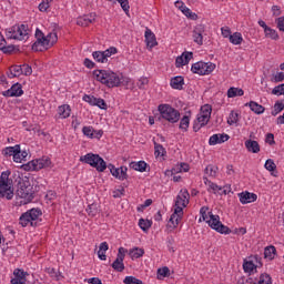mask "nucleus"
Wrapping results in <instances>:
<instances>
[{
  "instance_id": "nucleus-62",
  "label": "nucleus",
  "mask_w": 284,
  "mask_h": 284,
  "mask_svg": "<svg viewBox=\"0 0 284 284\" xmlns=\"http://www.w3.org/2000/svg\"><path fill=\"white\" fill-rule=\"evenodd\" d=\"M272 81H274V83H281V81H284V73L283 72L276 73Z\"/></svg>"
},
{
  "instance_id": "nucleus-42",
  "label": "nucleus",
  "mask_w": 284,
  "mask_h": 284,
  "mask_svg": "<svg viewBox=\"0 0 284 284\" xmlns=\"http://www.w3.org/2000/svg\"><path fill=\"white\" fill-rule=\"evenodd\" d=\"M139 227H141V230L143 232H148V230H150L152 227V221L145 220V219H140L139 220Z\"/></svg>"
},
{
  "instance_id": "nucleus-8",
  "label": "nucleus",
  "mask_w": 284,
  "mask_h": 284,
  "mask_svg": "<svg viewBox=\"0 0 284 284\" xmlns=\"http://www.w3.org/2000/svg\"><path fill=\"white\" fill-rule=\"evenodd\" d=\"M215 69L216 64L212 62L200 61L192 64L191 72H193V74H200L201 77H203L205 74H212V72H214Z\"/></svg>"
},
{
  "instance_id": "nucleus-1",
  "label": "nucleus",
  "mask_w": 284,
  "mask_h": 284,
  "mask_svg": "<svg viewBox=\"0 0 284 284\" xmlns=\"http://www.w3.org/2000/svg\"><path fill=\"white\" fill-rule=\"evenodd\" d=\"M81 163H87L91 168H95L97 172H105L110 170L112 176L119 179V181H125L128 179V166L115 168L113 164L105 163V160L99 154L88 153L80 158Z\"/></svg>"
},
{
  "instance_id": "nucleus-51",
  "label": "nucleus",
  "mask_w": 284,
  "mask_h": 284,
  "mask_svg": "<svg viewBox=\"0 0 284 284\" xmlns=\"http://www.w3.org/2000/svg\"><path fill=\"white\" fill-rule=\"evenodd\" d=\"M264 168L268 172H274L276 170V163H274V160L268 159V160H266Z\"/></svg>"
},
{
  "instance_id": "nucleus-5",
  "label": "nucleus",
  "mask_w": 284,
  "mask_h": 284,
  "mask_svg": "<svg viewBox=\"0 0 284 284\" xmlns=\"http://www.w3.org/2000/svg\"><path fill=\"white\" fill-rule=\"evenodd\" d=\"M158 110L165 121H169V123H176L179 122V119H181V113L179 110L172 108L170 104H160L158 106Z\"/></svg>"
},
{
  "instance_id": "nucleus-6",
  "label": "nucleus",
  "mask_w": 284,
  "mask_h": 284,
  "mask_svg": "<svg viewBox=\"0 0 284 284\" xmlns=\"http://www.w3.org/2000/svg\"><path fill=\"white\" fill-rule=\"evenodd\" d=\"M263 267V258L258 255L250 256L247 260H244L243 270L248 276H254L256 270Z\"/></svg>"
},
{
  "instance_id": "nucleus-22",
  "label": "nucleus",
  "mask_w": 284,
  "mask_h": 284,
  "mask_svg": "<svg viewBox=\"0 0 284 284\" xmlns=\"http://www.w3.org/2000/svg\"><path fill=\"white\" fill-rule=\"evenodd\" d=\"M194 57L192 52H183L182 55L178 57L175 60L176 68H183V65H187L190 60Z\"/></svg>"
},
{
  "instance_id": "nucleus-12",
  "label": "nucleus",
  "mask_w": 284,
  "mask_h": 284,
  "mask_svg": "<svg viewBox=\"0 0 284 284\" xmlns=\"http://www.w3.org/2000/svg\"><path fill=\"white\" fill-rule=\"evenodd\" d=\"M181 219H183V210L181 207H175L166 225L168 230H170V232L176 230L179 223H181Z\"/></svg>"
},
{
  "instance_id": "nucleus-26",
  "label": "nucleus",
  "mask_w": 284,
  "mask_h": 284,
  "mask_svg": "<svg viewBox=\"0 0 284 284\" xmlns=\"http://www.w3.org/2000/svg\"><path fill=\"white\" fill-rule=\"evenodd\" d=\"M244 145L247 152H252V154H258L261 152V145L256 140H246Z\"/></svg>"
},
{
  "instance_id": "nucleus-34",
  "label": "nucleus",
  "mask_w": 284,
  "mask_h": 284,
  "mask_svg": "<svg viewBox=\"0 0 284 284\" xmlns=\"http://www.w3.org/2000/svg\"><path fill=\"white\" fill-rule=\"evenodd\" d=\"M255 284H272V276L267 273H262L258 277L255 276Z\"/></svg>"
},
{
  "instance_id": "nucleus-40",
  "label": "nucleus",
  "mask_w": 284,
  "mask_h": 284,
  "mask_svg": "<svg viewBox=\"0 0 284 284\" xmlns=\"http://www.w3.org/2000/svg\"><path fill=\"white\" fill-rule=\"evenodd\" d=\"M110 1L111 3H120L122 10H124L125 14H130V2L129 0H106Z\"/></svg>"
},
{
  "instance_id": "nucleus-30",
  "label": "nucleus",
  "mask_w": 284,
  "mask_h": 284,
  "mask_svg": "<svg viewBox=\"0 0 284 284\" xmlns=\"http://www.w3.org/2000/svg\"><path fill=\"white\" fill-rule=\"evenodd\" d=\"M245 105H248L250 110H252V112H254L255 114H263V112H265V106L258 104L255 101H251Z\"/></svg>"
},
{
  "instance_id": "nucleus-31",
  "label": "nucleus",
  "mask_w": 284,
  "mask_h": 284,
  "mask_svg": "<svg viewBox=\"0 0 284 284\" xmlns=\"http://www.w3.org/2000/svg\"><path fill=\"white\" fill-rule=\"evenodd\" d=\"M130 168L131 170H135V172H145L148 163H145V161L131 162Z\"/></svg>"
},
{
  "instance_id": "nucleus-36",
  "label": "nucleus",
  "mask_w": 284,
  "mask_h": 284,
  "mask_svg": "<svg viewBox=\"0 0 284 284\" xmlns=\"http://www.w3.org/2000/svg\"><path fill=\"white\" fill-rule=\"evenodd\" d=\"M180 10L187 19H191L192 21H196V19H199V16L195 12H192V10L185 6H181Z\"/></svg>"
},
{
  "instance_id": "nucleus-63",
  "label": "nucleus",
  "mask_w": 284,
  "mask_h": 284,
  "mask_svg": "<svg viewBox=\"0 0 284 284\" xmlns=\"http://www.w3.org/2000/svg\"><path fill=\"white\" fill-rule=\"evenodd\" d=\"M207 206H203L201 210H200V214L203 219V221H207L210 217L207 215Z\"/></svg>"
},
{
  "instance_id": "nucleus-32",
  "label": "nucleus",
  "mask_w": 284,
  "mask_h": 284,
  "mask_svg": "<svg viewBox=\"0 0 284 284\" xmlns=\"http://www.w3.org/2000/svg\"><path fill=\"white\" fill-rule=\"evenodd\" d=\"M274 256H276V247L274 245L266 246L264 248V258H267V261H274Z\"/></svg>"
},
{
  "instance_id": "nucleus-38",
  "label": "nucleus",
  "mask_w": 284,
  "mask_h": 284,
  "mask_svg": "<svg viewBox=\"0 0 284 284\" xmlns=\"http://www.w3.org/2000/svg\"><path fill=\"white\" fill-rule=\"evenodd\" d=\"M229 40L233 45H241L243 43V36L241 32H234L230 36Z\"/></svg>"
},
{
  "instance_id": "nucleus-60",
  "label": "nucleus",
  "mask_w": 284,
  "mask_h": 284,
  "mask_svg": "<svg viewBox=\"0 0 284 284\" xmlns=\"http://www.w3.org/2000/svg\"><path fill=\"white\" fill-rule=\"evenodd\" d=\"M123 194H125V189H118L115 191H113V199H121V196H123Z\"/></svg>"
},
{
  "instance_id": "nucleus-16",
  "label": "nucleus",
  "mask_w": 284,
  "mask_h": 284,
  "mask_svg": "<svg viewBox=\"0 0 284 284\" xmlns=\"http://www.w3.org/2000/svg\"><path fill=\"white\" fill-rule=\"evenodd\" d=\"M122 250H123V247L119 248L116 258L111 264V267H113V270L115 272H123V270H125V264H123V261L125 260V253H121Z\"/></svg>"
},
{
  "instance_id": "nucleus-64",
  "label": "nucleus",
  "mask_w": 284,
  "mask_h": 284,
  "mask_svg": "<svg viewBox=\"0 0 284 284\" xmlns=\"http://www.w3.org/2000/svg\"><path fill=\"white\" fill-rule=\"evenodd\" d=\"M221 30H222V36L225 39H227V37H229V39H230V37H232V30H230V28L225 27V28H222Z\"/></svg>"
},
{
  "instance_id": "nucleus-39",
  "label": "nucleus",
  "mask_w": 284,
  "mask_h": 284,
  "mask_svg": "<svg viewBox=\"0 0 284 284\" xmlns=\"http://www.w3.org/2000/svg\"><path fill=\"white\" fill-rule=\"evenodd\" d=\"M45 41H47V47L49 49L52 48V45H54V43L59 41V37L57 36V32L48 33V36L45 37Z\"/></svg>"
},
{
  "instance_id": "nucleus-46",
  "label": "nucleus",
  "mask_w": 284,
  "mask_h": 284,
  "mask_svg": "<svg viewBox=\"0 0 284 284\" xmlns=\"http://www.w3.org/2000/svg\"><path fill=\"white\" fill-rule=\"evenodd\" d=\"M149 83H150V79H148L146 77H141L138 80L136 85H138L139 90H145V88H148Z\"/></svg>"
},
{
  "instance_id": "nucleus-29",
  "label": "nucleus",
  "mask_w": 284,
  "mask_h": 284,
  "mask_svg": "<svg viewBox=\"0 0 284 284\" xmlns=\"http://www.w3.org/2000/svg\"><path fill=\"white\" fill-rule=\"evenodd\" d=\"M9 79H14L16 77H21L23 74L22 65H12L7 73Z\"/></svg>"
},
{
  "instance_id": "nucleus-33",
  "label": "nucleus",
  "mask_w": 284,
  "mask_h": 284,
  "mask_svg": "<svg viewBox=\"0 0 284 284\" xmlns=\"http://www.w3.org/2000/svg\"><path fill=\"white\" fill-rule=\"evenodd\" d=\"M205 185H209L210 190H212L213 194H221V191H223L222 186H219V184L207 180V178H203Z\"/></svg>"
},
{
  "instance_id": "nucleus-11",
  "label": "nucleus",
  "mask_w": 284,
  "mask_h": 284,
  "mask_svg": "<svg viewBox=\"0 0 284 284\" xmlns=\"http://www.w3.org/2000/svg\"><path fill=\"white\" fill-rule=\"evenodd\" d=\"M8 33L10 39H16L18 41H26V39H28V26L16 24L9 29Z\"/></svg>"
},
{
  "instance_id": "nucleus-23",
  "label": "nucleus",
  "mask_w": 284,
  "mask_h": 284,
  "mask_svg": "<svg viewBox=\"0 0 284 284\" xmlns=\"http://www.w3.org/2000/svg\"><path fill=\"white\" fill-rule=\"evenodd\" d=\"M144 37L146 48H150V50H152V48H154L155 45H159V42H156V36L149 28H146Z\"/></svg>"
},
{
  "instance_id": "nucleus-49",
  "label": "nucleus",
  "mask_w": 284,
  "mask_h": 284,
  "mask_svg": "<svg viewBox=\"0 0 284 284\" xmlns=\"http://www.w3.org/2000/svg\"><path fill=\"white\" fill-rule=\"evenodd\" d=\"M219 168L214 166V165H207L204 170L205 174H207V176H212L213 179L216 176V172H217Z\"/></svg>"
},
{
  "instance_id": "nucleus-56",
  "label": "nucleus",
  "mask_w": 284,
  "mask_h": 284,
  "mask_svg": "<svg viewBox=\"0 0 284 284\" xmlns=\"http://www.w3.org/2000/svg\"><path fill=\"white\" fill-rule=\"evenodd\" d=\"M239 284H255V276L254 275H248L247 278H241L237 282Z\"/></svg>"
},
{
  "instance_id": "nucleus-27",
  "label": "nucleus",
  "mask_w": 284,
  "mask_h": 284,
  "mask_svg": "<svg viewBox=\"0 0 284 284\" xmlns=\"http://www.w3.org/2000/svg\"><path fill=\"white\" fill-rule=\"evenodd\" d=\"M48 49V42L43 38H37V41L32 44V50L34 52H43V50Z\"/></svg>"
},
{
  "instance_id": "nucleus-48",
  "label": "nucleus",
  "mask_w": 284,
  "mask_h": 284,
  "mask_svg": "<svg viewBox=\"0 0 284 284\" xmlns=\"http://www.w3.org/2000/svg\"><path fill=\"white\" fill-rule=\"evenodd\" d=\"M187 128H190V116L184 115L180 121V130L187 131Z\"/></svg>"
},
{
  "instance_id": "nucleus-18",
  "label": "nucleus",
  "mask_w": 284,
  "mask_h": 284,
  "mask_svg": "<svg viewBox=\"0 0 284 284\" xmlns=\"http://www.w3.org/2000/svg\"><path fill=\"white\" fill-rule=\"evenodd\" d=\"M205 33V24H197L193 29V41L197 45H203V34Z\"/></svg>"
},
{
  "instance_id": "nucleus-13",
  "label": "nucleus",
  "mask_w": 284,
  "mask_h": 284,
  "mask_svg": "<svg viewBox=\"0 0 284 284\" xmlns=\"http://www.w3.org/2000/svg\"><path fill=\"white\" fill-rule=\"evenodd\" d=\"M190 203V192H187V189H182L176 196L175 200V207H181L182 212L184 207H187Z\"/></svg>"
},
{
  "instance_id": "nucleus-20",
  "label": "nucleus",
  "mask_w": 284,
  "mask_h": 284,
  "mask_svg": "<svg viewBox=\"0 0 284 284\" xmlns=\"http://www.w3.org/2000/svg\"><path fill=\"white\" fill-rule=\"evenodd\" d=\"M22 94L21 83H14L9 90L2 92V97H21Z\"/></svg>"
},
{
  "instance_id": "nucleus-47",
  "label": "nucleus",
  "mask_w": 284,
  "mask_h": 284,
  "mask_svg": "<svg viewBox=\"0 0 284 284\" xmlns=\"http://www.w3.org/2000/svg\"><path fill=\"white\" fill-rule=\"evenodd\" d=\"M168 276H170V268L168 266L158 270L159 280L165 278Z\"/></svg>"
},
{
  "instance_id": "nucleus-52",
  "label": "nucleus",
  "mask_w": 284,
  "mask_h": 284,
  "mask_svg": "<svg viewBox=\"0 0 284 284\" xmlns=\"http://www.w3.org/2000/svg\"><path fill=\"white\" fill-rule=\"evenodd\" d=\"M116 52H119V50H116V48L111 47L109 49H106L105 51H102V54L104 55V59L108 61V59H110V57H112V54H116Z\"/></svg>"
},
{
  "instance_id": "nucleus-41",
  "label": "nucleus",
  "mask_w": 284,
  "mask_h": 284,
  "mask_svg": "<svg viewBox=\"0 0 284 284\" xmlns=\"http://www.w3.org/2000/svg\"><path fill=\"white\" fill-rule=\"evenodd\" d=\"M154 154L156 159H159V156H165V148H163V145L159 144L158 142H154Z\"/></svg>"
},
{
  "instance_id": "nucleus-61",
  "label": "nucleus",
  "mask_w": 284,
  "mask_h": 284,
  "mask_svg": "<svg viewBox=\"0 0 284 284\" xmlns=\"http://www.w3.org/2000/svg\"><path fill=\"white\" fill-rule=\"evenodd\" d=\"M277 28L280 32H284V17L276 19Z\"/></svg>"
},
{
  "instance_id": "nucleus-21",
  "label": "nucleus",
  "mask_w": 284,
  "mask_h": 284,
  "mask_svg": "<svg viewBox=\"0 0 284 284\" xmlns=\"http://www.w3.org/2000/svg\"><path fill=\"white\" fill-rule=\"evenodd\" d=\"M13 276L14 278L11 280V284H26V282L28 281L26 278V276H28V272L23 270H14Z\"/></svg>"
},
{
  "instance_id": "nucleus-14",
  "label": "nucleus",
  "mask_w": 284,
  "mask_h": 284,
  "mask_svg": "<svg viewBox=\"0 0 284 284\" xmlns=\"http://www.w3.org/2000/svg\"><path fill=\"white\" fill-rule=\"evenodd\" d=\"M210 116H212V106L205 104L204 106H202L201 113L197 115L196 121L201 125L205 126L207 125V123H210Z\"/></svg>"
},
{
  "instance_id": "nucleus-37",
  "label": "nucleus",
  "mask_w": 284,
  "mask_h": 284,
  "mask_svg": "<svg viewBox=\"0 0 284 284\" xmlns=\"http://www.w3.org/2000/svg\"><path fill=\"white\" fill-rule=\"evenodd\" d=\"M244 94H245V91H243V89L231 87L227 90L229 99H234V97H243Z\"/></svg>"
},
{
  "instance_id": "nucleus-9",
  "label": "nucleus",
  "mask_w": 284,
  "mask_h": 284,
  "mask_svg": "<svg viewBox=\"0 0 284 284\" xmlns=\"http://www.w3.org/2000/svg\"><path fill=\"white\" fill-rule=\"evenodd\" d=\"M206 223L212 230H215V232H219L220 234H230V232H232L230 227L221 223V217L212 214V212H209V220H206Z\"/></svg>"
},
{
  "instance_id": "nucleus-35",
  "label": "nucleus",
  "mask_w": 284,
  "mask_h": 284,
  "mask_svg": "<svg viewBox=\"0 0 284 284\" xmlns=\"http://www.w3.org/2000/svg\"><path fill=\"white\" fill-rule=\"evenodd\" d=\"M70 112H72V110L70 109V105H68V104H63V105L59 106V109H58V114H59L60 119H68V116H70Z\"/></svg>"
},
{
  "instance_id": "nucleus-17",
  "label": "nucleus",
  "mask_w": 284,
  "mask_h": 284,
  "mask_svg": "<svg viewBox=\"0 0 284 284\" xmlns=\"http://www.w3.org/2000/svg\"><path fill=\"white\" fill-rule=\"evenodd\" d=\"M3 156H12L13 161H21V158H19V154H21V145L17 144L14 146H7L2 151Z\"/></svg>"
},
{
  "instance_id": "nucleus-44",
  "label": "nucleus",
  "mask_w": 284,
  "mask_h": 284,
  "mask_svg": "<svg viewBox=\"0 0 284 284\" xmlns=\"http://www.w3.org/2000/svg\"><path fill=\"white\" fill-rule=\"evenodd\" d=\"M87 213L90 216H97L99 214V205L97 203H92L87 207Z\"/></svg>"
},
{
  "instance_id": "nucleus-4",
  "label": "nucleus",
  "mask_w": 284,
  "mask_h": 284,
  "mask_svg": "<svg viewBox=\"0 0 284 284\" xmlns=\"http://www.w3.org/2000/svg\"><path fill=\"white\" fill-rule=\"evenodd\" d=\"M9 176V172H2L0 176V199H7V201H12L14 196V189H12Z\"/></svg>"
},
{
  "instance_id": "nucleus-58",
  "label": "nucleus",
  "mask_w": 284,
  "mask_h": 284,
  "mask_svg": "<svg viewBox=\"0 0 284 284\" xmlns=\"http://www.w3.org/2000/svg\"><path fill=\"white\" fill-rule=\"evenodd\" d=\"M19 159L20 161H14V163H22L28 161V151H21L20 149Z\"/></svg>"
},
{
  "instance_id": "nucleus-55",
  "label": "nucleus",
  "mask_w": 284,
  "mask_h": 284,
  "mask_svg": "<svg viewBox=\"0 0 284 284\" xmlns=\"http://www.w3.org/2000/svg\"><path fill=\"white\" fill-rule=\"evenodd\" d=\"M82 132L84 136H89V139H94V129L92 126H83Z\"/></svg>"
},
{
  "instance_id": "nucleus-2",
  "label": "nucleus",
  "mask_w": 284,
  "mask_h": 284,
  "mask_svg": "<svg viewBox=\"0 0 284 284\" xmlns=\"http://www.w3.org/2000/svg\"><path fill=\"white\" fill-rule=\"evenodd\" d=\"M16 181L18 182L16 196L18 199H22L20 201V205H28V203H32V200L34 199V187L30 183V180H28V178L18 176Z\"/></svg>"
},
{
  "instance_id": "nucleus-50",
  "label": "nucleus",
  "mask_w": 284,
  "mask_h": 284,
  "mask_svg": "<svg viewBox=\"0 0 284 284\" xmlns=\"http://www.w3.org/2000/svg\"><path fill=\"white\" fill-rule=\"evenodd\" d=\"M229 125H234L239 123V113L231 111L229 119H227Z\"/></svg>"
},
{
  "instance_id": "nucleus-45",
  "label": "nucleus",
  "mask_w": 284,
  "mask_h": 284,
  "mask_svg": "<svg viewBox=\"0 0 284 284\" xmlns=\"http://www.w3.org/2000/svg\"><path fill=\"white\" fill-rule=\"evenodd\" d=\"M265 32V37H268V39H273V41H278V32L272 28H267Z\"/></svg>"
},
{
  "instance_id": "nucleus-10",
  "label": "nucleus",
  "mask_w": 284,
  "mask_h": 284,
  "mask_svg": "<svg viewBox=\"0 0 284 284\" xmlns=\"http://www.w3.org/2000/svg\"><path fill=\"white\" fill-rule=\"evenodd\" d=\"M52 165V161H50V158L43 156L38 160H32L24 164V170L31 171V172H39V170H43V168H50Z\"/></svg>"
},
{
  "instance_id": "nucleus-43",
  "label": "nucleus",
  "mask_w": 284,
  "mask_h": 284,
  "mask_svg": "<svg viewBox=\"0 0 284 284\" xmlns=\"http://www.w3.org/2000/svg\"><path fill=\"white\" fill-rule=\"evenodd\" d=\"M92 57L94 61H97L98 63H108V60H105V55L103 54L102 51H94L92 53Z\"/></svg>"
},
{
  "instance_id": "nucleus-15",
  "label": "nucleus",
  "mask_w": 284,
  "mask_h": 284,
  "mask_svg": "<svg viewBox=\"0 0 284 284\" xmlns=\"http://www.w3.org/2000/svg\"><path fill=\"white\" fill-rule=\"evenodd\" d=\"M83 101H85L90 105H97L98 108H100V110H108V103H105V100L101 98H95L94 95L85 94L83 97Z\"/></svg>"
},
{
  "instance_id": "nucleus-3",
  "label": "nucleus",
  "mask_w": 284,
  "mask_h": 284,
  "mask_svg": "<svg viewBox=\"0 0 284 284\" xmlns=\"http://www.w3.org/2000/svg\"><path fill=\"white\" fill-rule=\"evenodd\" d=\"M93 77L97 81L106 85V88H119L121 85V78L114 71L110 70H95Z\"/></svg>"
},
{
  "instance_id": "nucleus-24",
  "label": "nucleus",
  "mask_w": 284,
  "mask_h": 284,
  "mask_svg": "<svg viewBox=\"0 0 284 284\" xmlns=\"http://www.w3.org/2000/svg\"><path fill=\"white\" fill-rule=\"evenodd\" d=\"M95 19H97V13H90L88 16L79 17L77 19V23L82 28H88L90 23H94Z\"/></svg>"
},
{
  "instance_id": "nucleus-59",
  "label": "nucleus",
  "mask_w": 284,
  "mask_h": 284,
  "mask_svg": "<svg viewBox=\"0 0 284 284\" xmlns=\"http://www.w3.org/2000/svg\"><path fill=\"white\" fill-rule=\"evenodd\" d=\"M22 74H24V77H30V74H32V67H30L28 64H23L22 65Z\"/></svg>"
},
{
  "instance_id": "nucleus-25",
  "label": "nucleus",
  "mask_w": 284,
  "mask_h": 284,
  "mask_svg": "<svg viewBox=\"0 0 284 284\" xmlns=\"http://www.w3.org/2000/svg\"><path fill=\"white\" fill-rule=\"evenodd\" d=\"M225 141H230V135L222 133V134H213L210 140L209 144L210 145H219L221 143H225Z\"/></svg>"
},
{
  "instance_id": "nucleus-19",
  "label": "nucleus",
  "mask_w": 284,
  "mask_h": 284,
  "mask_svg": "<svg viewBox=\"0 0 284 284\" xmlns=\"http://www.w3.org/2000/svg\"><path fill=\"white\" fill-rule=\"evenodd\" d=\"M237 196L242 205H247V203H254L256 199H258V195H256V193H251L247 191L239 193Z\"/></svg>"
},
{
  "instance_id": "nucleus-57",
  "label": "nucleus",
  "mask_w": 284,
  "mask_h": 284,
  "mask_svg": "<svg viewBox=\"0 0 284 284\" xmlns=\"http://www.w3.org/2000/svg\"><path fill=\"white\" fill-rule=\"evenodd\" d=\"M0 50L3 51L4 54H11V52H14V45H12V44H9V45L2 44L0 47Z\"/></svg>"
},
{
  "instance_id": "nucleus-28",
  "label": "nucleus",
  "mask_w": 284,
  "mask_h": 284,
  "mask_svg": "<svg viewBox=\"0 0 284 284\" xmlns=\"http://www.w3.org/2000/svg\"><path fill=\"white\" fill-rule=\"evenodd\" d=\"M184 83L185 80L181 75L171 79V88H173V90H183Z\"/></svg>"
},
{
  "instance_id": "nucleus-54",
  "label": "nucleus",
  "mask_w": 284,
  "mask_h": 284,
  "mask_svg": "<svg viewBox=\"0 0 284 284\" xmlns=\"http://www.w3.org/2000/svg\"><path fill=\"white\" fill-rule=\"evenodd\" d=\"M132 258H141L143 254H145V251L143 248H134L133 251L130 252Z\"/></svg>"
},
{
  "instance_id": "nucleus-53",
  "label": "nucleus",
  "mask_w": 284,
  "mask_h": 284,
  "mask_svg": "<svg viewBox=\"0 0 284 284\" xmlns=\"http://www.w3.org/2000/svg\"><path fill=\"white\" fill-rule=\"evenodd\" d=\"M123 283L124 284H143V281L134 277V276H126L124 280H123Z\"/></svg>"
},
{
  "instance_id": "nucleus-7",
  "label": "nucleus",
  "mask_w": 284,
  "mask_h": 284,
  "mask_svg": "<svg viewBox=\"0 0 284 284\" xmlns=\"http://www.w3.org/2000/svg\"><path fill=\"white\" fill-rule=\"evenodd\" d=\"M41 214L43 213L39 209H31L27 211L20 216V225H22V227H27L28 223H30V225L34 227V225H37V222L34 221H37Z\"/></svg>"
}]
</instances>
